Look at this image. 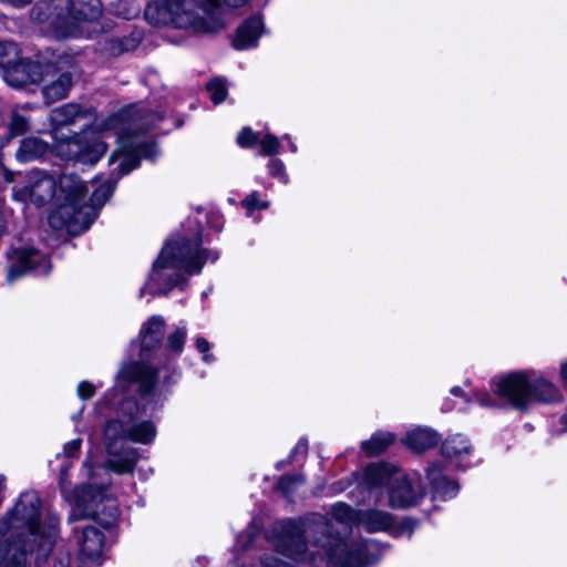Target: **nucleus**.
Instances as JSON below:
<instances>
[{
	"label": "nucleus",
	"instance_id": "obj_1",
	"mask_svg": "<svg viewBox=\"0 0 567 567\" xmlns=\"http://www.w3.org/2000/svg\"><path fill=\"white\" fill-rule=\"evenodd\" d=\"M157 372L144 363H130L120 370L116 388L124 390L128 383L138 382L142 402L131 398L118 402L115 416L109 419L103 426V444L107 454L104 466L93 467L89 460L82 466V475L87 478V483L76 489L75 506L83 516L95 518L106 528L114 526L120 515L116 499L105 494L111 483L107 472L132 474L141 452L125 445V442L151 445L157 435L154 421L140 419L148 410L154 411L161 400V395L153 392Z\"/></svg>",
	"mask_w": 567,
	"mask_h": 567
},
{
	"label": "nucleus",
	"instance_id": "obj_2",
	"mask_svg": "<svg viewBox=\"0 0 567 567\" xmlns=\"http://www.w3.org/2000/svg\"><path fill=\"white\" fill-rule=\"evenodd\" d=\"M59 535V518L41 514L35 492L21 494L13 509L0 520V567H24L28 554L45 558Z\"/></svg>",
	"mask_w": 567,
	"mask_h": 567
},
{
	"label": "nucleus",
	"instance_id": "obj_3",
	"mask_svg": "<svg viewBox=\"0 0 567 567\" xmlns=\"http://www.w3.org/2000/svg\"><path fill=\"white\" fill-rule=\"evenodd\" d=\"M200 239L181 237L168 241L153 264L145 286L141 289L153 295L167 293L186 280V275L199 274L205 261H216L219 257L215 250L200 249Z\"/></svg>",
	"mask_w": 567,
	"mask_h": 567
},
{
	"label": "nucleus",
	"instance_id": "obj_4",
	"mask_svg": "<svg viewBox=\"0 0 567 567\" xmlns=\"http://www.w3.org/2000/svg\"><path fill=\"white\" fill-rule=\"evenodd\" d=\"M90 115L89 109L78 104L68 103L51 111L50 121L53 150L56 155L66 161H76L83 164H95L106 151V144L100 133L94 128H86L80 134L66 136L60 128L75 124L79 120Z\"/></svg>",
	"mask_w": 567,
	"mask_h": 567
},
{
	"label": "nucleus",
	"instance_id": "obj_5",
	"mask_svg": "<svg viewBox=\"0 0 567 567\" xmlns=\"http://www.w3.org/2000/svg\"><path fill=\"white\" fill-rule=\"evenodd\" d=\"M153 123L146 115L132 116L128 111H122L96 125L99 131H118V148L110 157L112 169L118 176L128 174L138 165L141 158L154 159L157 156L155 145L142 143L135 136Z\"/></svg>",
	"mask_w": 567,
	"mask_h": 567
},
{
	"label": "nucleus",
	"instance_id": "obj_6",
	"mask_svg": "<svg viewBox=\"0 0 567 567\" xmlns=\"http://www.w3.org/2000/svg\"><path fill=\"white\" fill-rule=\"evenodd\" d=\"M218 0H157L145 9V19L154 25L171 24L192 32H215L223 22L213 16Z\"/></svg>",
	"mask_w": 567,
	"mask_h": 567
},
{
	"label": "nucleus",
	"instance_id": "obj_7",
	"mask_svg": "<svg viewBox=\"0 0 567 567\" xmlns=\"http://www.w3.org/2000/svg\"><path fill=\"white\" fill-rule=\"evenodd\" d=\"M72 0H49L39 4L32 16L39 22H48L56 38L87 37L97 32L101 4L94 0L72 10Z\"/></svg>",
	"mask_w": 567,
	"mask_h": 567
},
{
	"label": "nucleus",
	"instance_id": "obj_8",
	"mask_svg": "<svg viewBox=\"0 0 567 567\" xmlns=\"http://www.w3.org/2000/svg\"><path fill=\"white\" fill-rule=\"evenodd\" d=\"M87 193L89 184L78 175L62 174L56 181V208L49 217L50 225L53 228L65 227L71 234L86 230L95 219L93 209L85 206Z\"/></svg>",
	"mask_w": 567,
	"mask_h": 567
},
{
	"label": "nucleus",
	"instance_id": "obj_9",
	"mask_svg": "<svg viewBox=\"0 0 567 567\" xmlns=\"http://www.w3.org/2000/svg\"><path fill=\"white\" fill-rule=\"evenodd\" d=\"M362 484L369 488L388 487L389 505L404 508L416 504L421 494L416 492L406 475L390 464H371L364 470Z\"/></svg>",
	"mask_w": 567,
	"mask_h": 567
},
{
	"label": "nucleus",
	"instance_id": "obj_10",
	"mask_svg": "<svg viewBox=\"0 0 567 567\" xmlns=\"http://www.w3.org/2000/svg\"><path fill=\"white\" fill-rule=\"evenodd\" d=\"M530 371H516L494 381L493 390L512 408L525 410L529 405Z\"/></svg>",
	"mask_w": 567,
	"mask_h": 567
},
{
	"label": "nucleus",
	"instance_id": "obj_11",
	"mask_svg": "<svg viewBox=\"0 0 567 567\" xmlns=\"http://www.w3.org/2000/svg\"><path fill=\"white\" fill-rule=\"evenodd\" d=\"M56 181L41 172L32 171L28 174L27 183L22 187L16 189L14 195L20 200H30L41 206L51 199L55 200Z\"/></svg>",
	"mask_w": 567,
	"mask_h": 567
},
{
	"label": "nucleus",
	"instance_id": "obj_12",
	"mask_svg": "<svg viewBox=\"0 0 567 567\" xmlns=\"http://www.w3.org/2000/svg\"><path fill=\"white\" fill-rule=\"evenodd\" d=\"M13 264L9 269L8 279H17L27 271L34 270L47 274L50 269L47 256L35 249H16L12 251Z\"/></svg>",
	"mask_w": 567,
	"mask_h": 567
},
{
	"label": "nucleus",
	"instance_id": "obj_13",
	"mask_svg": "<svg viewBox=\"0 0 567 567\" xmlns=\"http://www.w3.org/2000/svg\"><path fill=\"white\" fill-rule=\"evenodd\" d=\"M165 330L166 321L158 315L152 316L142 324L138 338L141 341L140 357L143 360L161 347Z\"/></svg>",
	"mask_w": 567,
	"mask_h": 567
},
{
	"label": "nucleus",
	"instance_id": "obj_14",
	"mask_svg": "<svg viewBox=\"0 0 567 567\" xmlns=\"http://www.w3.org/2000/svg\"><path fill=\"white\" fill-rule=\"evenodd\" d=\"M532 400L548 404L559 403L564 400V394L556 383L530 371L529 402Z\"/></svg>",
	"mask_w": 567,
	"mask_h": 567
},
{
	"label": "nucleus",
	"instance_id": "obj_15",
	"mask_svg": "<svg viewBox=\"0 0 567 567\" xmlns=\"http://www.w3.org/2000/svg\"><path fill=\"white\" fill-rule=\"evenodd\" d=\"M426 477L433 488L435 498L450 499L457 494L458 485L443 474L442 466L433 463L426 470Z\"/></svg>",
	"mask_w": 567,
	"mask_h": 567
},
{
	"label": "nucleus",
	"instance_id": "obj_16",
	"mask_svg": "<svg viewBox=\"0 0 567 567\" xmlns=\"http://www.w3.org/2000/svg\"><path fill=\"white\" fill-rule=\"evenodd\" d=\"M80 551L91 560H99L104 546L103 534L94 526L84 527L78 538Z\"/></svg>",
	"mask_w": 567,
	"mask_h": 567
},
{
	"label": "nucleus",
	"instance_id": "obj_17",
	"mask_svg": "<svg viewBox=\"0 0 567 567\" xmlns=\"http://www.w3.org/2000/svg\"><path fill=\"white\" fill-rule=\"evenodd\" d=\"M472 452L473 446L470 440L462 434L449 436L441 446L442 455L456 465H460Z\"/></svg>",
	"mask_w": 567,
	"mask_h": 567
},
{
	"label": "nucleus",
	"instance_id": "obj_18",
	"mask_svg": "<svg viewBox=\"0 0 567 567\" xmlns=\"http://www.w3.org/2000/svg\"><path fill=\"white\" fill-rule=\"evenodd\" d=\"M37 65L30 62H19L4 70V81L13 86L20 87L37 80Z\"/></svg>",
	"mask_w": 567,
	"mask_h": 567
},
{
	"label": "nucleus",
	"instance_id": "obj_19",
	"mask_svg": "<svg viewBox=\"0 0 567 567\" xmlns=\"http://www.w3.org/2000/svg\"><path fill=\"white\" fill-rule=\"evenodd\" d=\"M262 23L259 18L247 20L237 30L234 39V47L238 50H246L256 45L261 33Z\"/></svg>",
	"mask_w": 567,
	"mask_h": 567
},
{
	"label": "nucleus",
	"instance_id": "obj_20",
	"mask_svg": "<svg viewBox=\"0 0 567 567\" xmlns=\"http://www.w3.org/2000/svg\"><path fill=\"white\" fill-rule=\"evenodd\" d=\"M439 441L435 431L427 427H417L406 433L403 444L415 452H423L433 447Z\"/></svg>",
	"mask_w": 567,
	"mask_h": 567
},
{
	"label": "nucleus",
	"instance_id": "obj_21",
	"mask_svg": "<svg viewBox=\"0 0 567 567\" xmlns=\"http://www.w3.org/2000/svg\"><path fill=\"white\" fill-rule=\"evenodd\" d=\"M115 188V183L111 179L100 183L99 181H92L89 183V192L91 196L86 197L85 206L92 208L97 217V210L109 200Z\"/></svg>",
	"mask_w": 567,
	"mask_h": 567
},
{
	"label": "nucleus",
	"instance_id": "obj_22",
	"mask_svg": "<svg viewBox=\"0 0 567 567\" xmlns=\"http://www.w3.org/2000/svg\"><path fill=\"white\" fill-rule=\"evenodd\" d=\"M359 525L363 526L368 532H391L393 527V518L389 513L382 511L360 512Z\"/></svg>",
	"mask_w": 567,
	"mask_h": 567
},
{
	"label": "nucleus",
	"instance_id": "obj_23",
	"mask_svg": "<svg viewBox=\"0 0 567 567\" xmlns=\"http://www.w3.org/2000/svg\"><path fill=\"white\" fill-rule=\"evenodd\" d=\"M50 150V145L38 138L27 137L21 141L20 147L17 151V158L20 162H30L44 156Z\"/></svg>",
	"mask_w": 567,
	"mask_h": 567
},
{
	"label": "nucleus",
	"instance_id": "obj_24",
	"mask_svg": "<svg viewBox=\"0 0 567 567\" xmlns=\"http://www.w3.org/2000/svg\"><path fill=\"white\" fill-rule=\"evenodd\" d=\"M72 86V76L69 72L61 73L56 80L45 84L42 93L48 103H54L66 97Z\"/></svg>",
	"mask_w": 567,
	"mask_h": 567
},
{
	"label": "nucleus",
	"instance_id": "obj_25",
	"mask_svg": "<svg viewBox=\"0 0 567 567\" xmlns=\"http://www.w3.org/2000/svg\"><path fill=\"white\" fill-rule=\"evenodd\" d=\"M393 434L378 432L373 434L370 440L363 441L361 449L367 454V456H377L384 452L393 443Z\"/></svg>",
	"mask_w": 567,
	"mask_h": 567
},
{
	"label": "nucleus",
	"instance_id": "obj_26",
	"mask_svg": "<svg viewBox=\"0 0 567 567\" xmlns=\"http://www.w3.org/2000/svg\"><path fill=\"white\" fill-rule=\"evenodd\" d=\"M187 338V329L184 326H178L172 330L165 343V351L168 355L178 357L184 351V346Z\"/></svg>",
	"mask_w": 567,
	"mask_h": 567
},
{
	"label": "nucleus",
	"instance_id": "obj_27",
	"mask_svg": "<svg viewBox=\"0 0 567 567\" xmlns=\"http://www.w3.org/2000/svg\"><path fill=\"white\" fill-rule=\"evenodd\" d=\"M332 518L344 526L346 529L352 526V524H359L360 512L353 511L349 505L344 503H337L331 508Z\"/></svg>",
	"mask_w": 567,
	"mask_h": 567
},
{
	"label": "nucleus",
	"instance_id": "obj_28",
	"mask_svg": "<svg viewBox=\"0 0 567 567\" xmlns=\"http://www.w3.org/2000/svg\"><path fill=\"white\" fill-rule=\"evenodd\" d=\"M207 91L209 93L210 100L215 104L221 103L226 96H227V89L225 83L219 80L215 79L207 83Z\"/></svg>",
	"mask_w": 567,
	"mask_h": 567
},
{
	"label": "nucleus",
	"instance_id": "obj_29",
	"mask_svg": "<svg viewBox=\"0 0 567 567\" xmlns=\"http://www.w3.org/2000/svg\"><path fill=\"white\" fill-rule=\"evenodd\" d=\"M29 120L24 116L14 113L9 124V137H14L23 134L29 128Z\"/></svg>",
	"mask_w": 567,
	"mask_h": 567
},
{
	"label": "nucleus",
	"instance_id": "obj_30",
	"mask_svg": "<svg viewBox=\"0 0 567 567\" xmlns=\"http://www.w3.org/2000/svg\"><path fill=\"white\" fill-rule=\"evenodd\" d=\"M243 206L247 209V213H251L256 209H267L269 206V203L266 200H261L259 198V195L257 192H252L250 195H248L244 202Z\"/></svg>",
	"mask_w": 567,
	"mask_h": 567
},
{
	"label": "nucleus",
	"instance_id": "obj_31",
	"mask_svg": "<svg viewBox=\"0 0 567 567\" xmlns=\"http://www.w3.org/2000/svg\"><path fill=\"white\" fill-rule=\"evenodd\" d=\"M260 145L265 155H275L279 152L280 143L275 135L267 134L260 141Z\"/></svg>",
	"mask_w": 567,
	"mask_h": 567
},
{
	"label": "nucleus",
	"instance_id": "obj_32",
	"mask_svg": "<svg viewBox=\"0 0 567 567\" xmlns=\"http://www.w3.org/2000/svg\"><path fill=\"white\" fill-rule=\"evenodd\" d=\"M305 482V477L302 475H287L280 478L278 482V486L285 493H290L293 489L295 485H300Z\"/></svg>",
	"mask_w": 567,
	"mask_h": 567
},
{
	"label": "nucleus",
	"instance_id": "obj_33",
	"mask_svg": "<svg viewBox=\"0 0 567 567\" xmlns=\"http://www.w3.org/2000/svg\"><path fill=\"white\" fill-rule=\"evenodd\" d=\"M270 175L279 178L282 183H288V175L285 172V165L280 159H272L268 164Z\"/></svg>",
	"mask_w": 567,
	"mask_h": 567
},
{
	"label": "nucleus",
	"instance_id": "obj_34",
	"mask_svg": "<svg viewBox=\"0 0 567 567\" xmlns=\"http://www.w3.org/2000/svg\"><path fill=\"white\" fill-rule=\"evenodd\" d=\"M257 141H258V134L247 127L243 128L237 137L238 144L243 147L251 146Z\"/></svg>",
	"mask_w": 567,
	"mask_h": 567
},
{
	"label": "nucleus",
	"instance_id": "obj_35",
	"mask_svg": "<svg viewBox=\"0 0 567 567\" xmlns=\"http://www.w3.org/2000/svg\"><path fill=\"white\" fill-rule=\"evenodd\" d=\"M195 346L198 352L204 354L203 359L205 362L209 363L214 360V357L209 353L210 344L205 338L198 337L195 341Z\"/></svg>",
	"mask_w": 567,
	"mask_h": 567
},
{
	"label": "nucleus",
	"instance_id": "obj_36",
	"mask_svg": "<svg viewBox=\"0 0 567 567\" xmlns=\"http://www.w3.org/2000/svg\"><path fill=\"white\" fill-rule=\"evenodd\" d=\"M76 392L80 399L89 400L94 395L95 388L92 383L82 381L79 383Z\"/></svg>",
	"mask_w": 567,
	"mask_h": 567
},
{
	"label": "nucleus",
	"instance_id": "obj_37",
	"mask_svg": "<svg viewBox=\"0 0 567 567\" xmlns=\"http://www.w3.org/2000/svg\"><path fill=\"white\" fill-rule=\"evenodd\" d=\"M330 522H328L324 517L318 515L315 516L313 524L309 525L305 532L308 535H312L316 529L327 530L330 527Z\"/></svg>",
	"mask_w": 567,
	"mask_h": 567
},
{
	"label": "nucleus",
	"instance_id": "obj_38",
	"mask_svg": "<svg viewBox=\"0 0 567 567\" xmlns=\"http://www.w3.org/2000/svg\"><path fill=\"white\" fill-rule=\"evenodd\" d=\"M81 445H82L81 439H75V440H72V441L65 443L63 446L64 456L65 457L75 456L80 452Z\"/></svg>",
	"mask_w": 567,
	"mask_h": 567
},
{
	"label": "nucleus",
	"instance_id": "obj_39",
	"mask_svg": "<svg viewBox=\"0 0 567 567\" xmlns=\"http://www.w3.org/2000/svg\"><path fill=\"white\" fill-rule=\"evenodd\" d=\"M475 400L484 408H496L498 405L497 402L484 391L475 393Z\"/></svg>",
	"mask_w": 567,
	"mask_h": 567
},
{
	"label": "nucleus",
	"instance_id": "obj_40",
	"mask_svg": "<svg viewBox=\"0 0 567 567\" xmlns=\"http://www.w3.org/2000/svg\"><path fill=\"white\" fill-rule=\"evenodd\" d=\"M308 451V441L305 439H301L298 441V443L295 445L290 453V460H293L297 455L305 456Z\"/></svg>",
	"mask_w": 567,
	"mask_h": 567
},
{
	"label": "nucleus",
	"instance_id": "obj_41",
	"mask_svg": "<svg viewBox=\"0 0 567 567\" xmlns=\"http://www.w3.org/2000/svg\"><path fill=\"white\" fill-rule=\"evenodd\" d=\"M16 51V45L13 43H3L0 42V66L6 65L3 59L8 56L11 52Z\"/></svg>",
	"mask_w": 567,
	"mask_h": 567
},
{
	"label": "nucleus",
	"instance_id": "obj_42",
	"mask_svg": "<svg viewBox=\"0 0 567 567\" xmlns=\"http://www.w3.org/2000/svg\"><path fill=\"white\" fill-rule=\"evenodd\" d=\"M559 378H560L565 389L567 390V360H565L560 363Z\"/></svg>",
	"mask_w": 567,
	"mask_h": 567
},
{
	"label": "nucleus",
	"instance_id": "obj_43",
	"mask_svg": "<svg viewBox=\"0 0 567 567\" xmlns=\"http://www.w3.org/2000/svg\"><path fill=\"white\" fill-rule=\"evenodd\" d=\"M248 0H225V3L231 8H239L244 6Z\"/></svg>",
	"mask_w": 567,
	"mask_h": 567
},
{
	"label": "nucleus",
	"instance_id": "obj_44",
	"mask_svg": "<svg viewBox=\"0 0 567 567\" xmlns=\"http://www.w3.org/2000/svg\"><path fill=\"white\" fill-rule=\"evenodd\" d=\"M245 537L247 538V540H246L243 545H240L243 549H246V548L249 546V544H250V542H251V533H250V532H248V533L245 535Z\"/></svg>",
	"mask_w": 567,
	"mask_h": 567
},
{
	"label": "nucleus",
	"instance_id": "obj_45",
	"mask_svg": "<svg viewBox=\"0 0 567 567\" xmlns=\"http://www.w3.org/2000/svg\"><path fill=\"white\" fill-rule=\"evenodd\" d=\"M284 138L289 141V145H290L291 152L296 153L297 152V145L293 142L290 141V137L288 135H285Z\"/></svg>",
	"mask_w": 567,
	"mask_h": 567
},
{
	"label": "nucleus",
	"instance_id": "obj_46",
	"mask_svg": "<svg viewBox=\"0 0 567 567\" xmlns=\"http://www.w3.org/2000/svg\"><path fill=\"white\" fill-rule=\"evenodd\" d=\"M560 422L563 424V431H567V415H564L561 419H560Z\"/></svg>",
	"mask_w": 567,
	"mask_h": 567
},
{
	"label": "nucleus",
	"instance_id": "obj_47",
	"mask_svg": "<svg viewBox=\"0 0 567 567\" xmlns=\"http://www.w3.org/2000/svg\"><path fill=\"white\" fill-rule=\"evenodd\" d=\"M451 392H452L454 395H461L462 390H461L460 388H453V389L451 390Z\"/></svg>",
	"mask_w": 567,
	"mask_h": 567
},
{
	"label": "nucleus",
	"instance_id": "obj_48",
	"mask_svg": "<svg viewBox=\"0 0 567 567\" xmlns=\"http://www.w3.org/2000/svg\"><path fill=\"white\" fill-rule=\"evenodd\" d=\"M83 409H84V406H82V408L80 409V412H79V414H78V415H74V416H73V419H74V420H78V416L83 412Z\"/></svg>",
	"mask_w": 567,
	"mask_h": 567
},
{
	"label": "nucleus",
	"instance_id": "obj_49",
	"mask_svg": "<svg viewBox=\"0 0 567 567\" xmlns=\"http://www.w3.org/2000/svg\"><path fill=\"white\" fill-rule=\"evenodd\" d=\"M240 537H241V536H239V537L237 538V544H238V545H240Z\"/></svg>",
	"mask_w": 567,
	"mask_h": 567
},
{
	"label": "nucleus",
	"instance_id": "obj_50",
	"mask_svg": "<svg viewBox=\"0 0 567 567\" xmlns=\"http://www.w3.org/2000/svg\"><path fill=\"white\" fill-rule=\"evenodd\" d=\"M3 146V142L2 140H0V148Z\"/></svg>",
	"mask_w": 567,
	"mask_h": 567
}]
</instances>
